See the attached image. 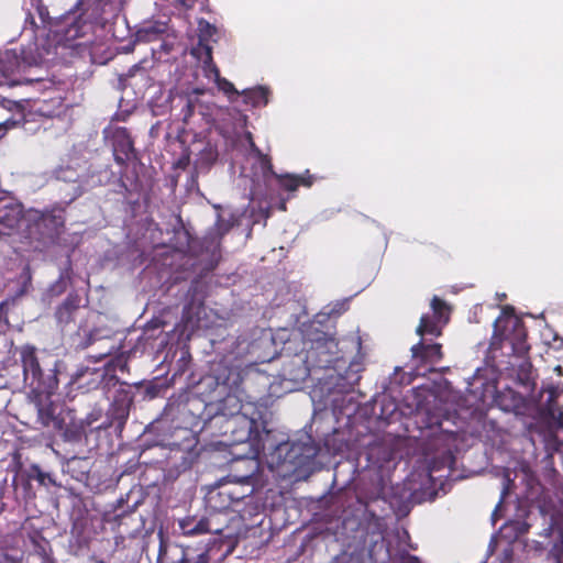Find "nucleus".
Wrapping results in <instances>:
<instances>
[{"label":"nucleus","mask_w":563,"mask_h":563,"mask_svg":"<svg viewBox=\"0 0 563 563\" xmlns=\"http://www.w3.org/2000/svg\"><path fill=\"white\" fill-rule=\"evenodd\" d=\"M240 466H247V472L244 474H230L229 477H231L232 481L224 483L225 486L229 487V490L232 493V500L235 505V508H241L240 505L244 501V499L252 497L254 487L251 485V481L258 472V462L257 460H244L239 462L234 470L238 472Z\"/></svg>","instance_id":"obj_10"},{"label":"nucleus","mask_w":563,"mask_h":563,"mask_svg":"<svg viewBox=\"0 0 563 563\" xmlns=\"http://www.w3.org/2000/svg\"><path fill=\"white\" fill-rule=\"evenodd\" d=\"M256 156L260 159L264 175L272 174L278 181L280 188L286 191H296L299 187L310 188L314 183V176L306 170L303 174H276L273 168L272 159L268 155L263 154L256 148Z\"/></svg>","instance_id":"obj_11"},{"label":"nucleus","mask_w":563,"mask_h":563,"mask_svg":"<svg viewBox=\"0 0 563 563\" xmlns=\"http://www.w3.org/2000/svg\"><path fill=\"white\" fill-rule=\"evenodd\" d=\"M24 218L23 206L19 202H0V239L11 236Z\"/></svg>","instance_id":"obj_14"},{"label":"nucleus","mask_w":563,"mask_h":563,"mask_svg":"<svg viewBox=\"0 0 563 563\" xmlns=\"http://www.w3.org/2000/svg\"><path fill=\"white\" fill-rule=\"evenodd\" d=\"M56 390H36L29 393V399L36 410V421L42 428L62 429L64 411L52 399Z\"/></svg>","instance_id":"obj_8"},{"label":"nucleus","mask_w":563,"mask_h":563,"mask_svg":"<svg viewBox=\"0 0 563 563\" xmlns=\"http://www.w3.org/2000/svg\"><path fill=\"white\" fill-rule=\"evenodd\" d=\"M517 376L519 382L525 386L534 385L532 377V364L529 360H525L519 366Z\"/></svg>","instance_id":"obj_31"},{"label":"nucleus","mask_w":563,"mask_h":563,"mask_svg":"<svg viewBox=\"0 0 563 563\" xmlns=\"http://www.w3.org/2000/svg\"><path fill=\"white\" fill-rule=\"evenodd\" d=\"M412 357L422 363H438L442 360V345L440 343L427 344L423 339L411 347Z\"/></svg>","instance_id":"obj_22"},{"label":"nucleus","mask_w":563,"mask_h":563,"mask_svg":"<svg viewBox=\"0 0 563 563\" xmlns=\"http://www.w3.org/2000/svg\"><path fill=\"white\" fill-rule=\"evenodd\" d=\"M527 336L525 322L515 314L512 307L505 306L500 316L494 322L489 349L492 351L499 350L504 342H508L515 355L526 357L530 351Z\"/></svg>","instance_id":"obj_3"},{"label":"nucleus","mask_w":563,"mask_h":563,"mask_svg":"<svg viewBox=\"0 0 563 563\" xmlns=\"http://www.w3.org/2000/svg\"><path fill=\"white\" fill-rule=\"evenodd\" d=\"M112 147L114 162L122 168L136 158L133 140L126 128H118L112 135Z\"/></svg>","instance_id":"obj_12"},{"label":"nucleus","mask_w":563,"mask_h":563,"mask_svg":"<svg viewBox=\"0 0 563 563\" xmlns=\"http://www.w3.org/2000/svg\"><path fill=\"white\" fill-rule=\"evenodd\" d=\"M333 563H364V559L360 552H343L334 558Z\"/></svg>","instance_id":"obj_32"},{"label":"nucleus","mask_w":563,"mask_h":563,"mask_svg":"<svg viewBox=\"0 0 563 563\" xmlns=\"http://www.w3.org/2000/svg\"><path fill=\"white\" fill-rule=\"evenodd\" d=\"M280 209L285 211V210H286V205H285V203H283V205L280 206Z\"/></svg>","instance_id":"obj_41"},{"label":"nucleus","mask_w":563,"mask_h":563,"mask_svg":"<svg viewBox=\"0 0 563 563\" xmlns=\"http://www.w3.org/2000/svg\"><path fill=\"white\" fill-rule=\"evenodd\" d=\"M167 32V23L151 21L143 23L135 32V41L139 43H151L162 38Z\"/></svg>","instance_id":"obj_24"},{"label":"nucleus","mask_w":563,"mask_h":563,"mask_svg":"<svg viewBox=\"0 0 563 563\" xmlns=\"http://www.w3.org/2000/svg\"><path fill=\"white\" fill-rule=\"evenodd\" d=\"M266 407L264 406H246L245 412L235 416V418L227 419L221 424V434L229 435L233 444L250 442L256 446L260 454L272 456V466L274 464L282 465L289 463L291 465H300L301 456L311 457L316 455V450L311 445L297 442L282 441L277 444L268 442V439L262 440L260 427L266 432L268 438L269 431L266 430V421L264 420Z\"/></svg>","instance_id":"obj_1"},{"label":"nucleus","mask_w":563,"mask_h":563,"mask_svg":"<svg viewBox=\"0 0 563 563\" xmlns=\"http://www.w3.org/2000/svg\"><path fill=\"white\" fill-rule=\"evenodd\" d=\"M67 287V277L60 275L59 278L49 287V294L52 296H59L66 291Z\"/></svg>","instance_id":"obj_34"},{"label":"nucleus","mask_w":563,"mask_h":563,"mask_svg":"<svg viewBox=\"0 0 563 563\" xmlns=\"http://www.w3.org/2000/svg\"><path fill=\"white\" fill-rule=\"evenodd\" d=\"M430 306L432 310L431 316L445 325L450 321V306L438 296H433Z\"/></svg>","instance_id":"obj_28"},{"label":"nucleus","mask_w":563,"mask_h":563,"mask_svg":"<svg viewBox=\"0 0 563 563\" xmlns=\"http://www.w3.org/2000/svg\"><path fill=\"white\" fill-rule=\"evenodd\" d=\"M210 543L202 548L161 543L157 563H210Z\"/></svg>","instance_id":"obj_9"},{"label":"nucleus","mask_w":563,"mask_h":563,"mask_svg":"<svg viewBox=\"0 0 563 563\" xmlns=\"http://www.w3.org/2000/svg\"><path fill=\"white\" fill-rule=\"evenodd\" d=\"M178 528L185 537H199L207 533L218 534L221 528L212 525V519L206 516H186L178 520Z\"/></svg>","instance_id":"obj_16"},{"label":"nucleus","mask_w":563,"mask_h":563,"mask_svg":"<svg viewBox=\"0 0 563 563\" xmlns=\"http://www.w3.org/2000/svg\"><path fill=\"white\" fill-rule=\"evenodd\" d=\"M85 5V0H78L75 7L54 24V38L57 46L74 49L81 45L77 40L84 37L91 30L92 24Z\"/></svg>","instance_id":"obj_5"},{"label":"nucleus","mask_w":563,"mask_h":563,"mask_svg":"<svg viewBox=\"0 0 563 563\" xmlns=\"http://www.w3.org/2000/svg\"><path fill=\"white\" fill-rule=\"evenodd\" d=\"M67 417H63L62 429H54V432L60 434L65 442L79 443L86 437L85 424L81 420H75L73 418L67 421Z\"/></svg>","instance_id":"obj_23"},{"label":"nucleus","mask_w":563,"mask_h":563,"mask_svg":"<svg viewBox=\"0 0 563 563\" xmlns=\"http://www.w3.org/2000/svg\"><path fill=\"white\" fill-rule=\"evenodd\" d=\"M232 224L229 221H225L220 216L218 217L217 222L213 228L210 229L212 233L219 234V238H222L231 230Z\"/></svg>","instance_id":"obj_33"},{"label":"nucleus","mask_w":563,"mask_h":563,"mask_svg":"<svg viewBox=\"0 0 563 563\" xmlns=\"http://www.w3.org/2000/svg\"><path fill=\"white\" fill-rule=\"evenodd\" d=\"M96 341L93 332H88L85 334V338L78 343V347L85 350L93 344Z\"/></svg>","instance_id":"obj_36"},{"label":"nucleus","mask_w":563,"mask_h":563,"mask_svg":"<svg viewBox=\"0 0 563 563\" xmlns=\"http://www.w3.org/2000/svg\"><path fill=\"white\" fill-rule=\"evenodd\" d=\"M311 347L308 351V358L319 357V363L324 365L332 362L331 355L334 353L333 349L336 347L334 338L324 332L318 331L314 338L310 339Z\"/></svg>","instance_id":"obj_19"},{"label":"nucleus","mask_w":563,"mask_h":563,"mask_svg":"<svg viewBox=\"0 0 563 563\" xmlns=\"http://www.w3.org/2000/svg\"><path fill=\"white\" fill-rule=\"evenodd\" d=\"M443 327L444 324H442V322L438 321V319L431 314L426 313L421 316L416 332L421 338H424L426 335L438 338L442 334Z\"/></svg>","instance_id":"obj_26"},{"label":"nucleus","mask_w":563,"mask_h":563,"mask_svg":"<svg viewBox=\"0 0 563 563\" xmlns=\"http://www.w3.org/2000/svg\"><path fill=\"white\" fill-rule=\"evenodd\" d=\"M195 111V104L190 99H186L185 106L181 108L183 121L188 123Z\"/></svg>","instance_id":"obj_35"},{"label":"nucleus","mask_w":563,"mask_h":563,"mask_svg":"<svg viewBox=\"0 0 563 563\" xmlns=\"http://www.w3.org/2000/svg\"><path fill=\"white\" fill-rule=\"evenodd\" d=\"M268 89L265 87H256L253 89H246L241 95L244 98L245 104L260 107L268 103Z\"/></svg>","instance_id":"obj_27"},{"label":"nucleus","mask_w":563,"mask_h":563,"mask_svg":"<svg viewBox=\"0 0 563 563\" xmlns=\"http://www.w3.org/2000/svg\"><path fill=\"white\" fill-rule=\"evenodd\" d=\"M221 239L219 234L212 233L210 230L206 233V235L201 240V249L206 253H210L212 256H216L220 253Z\"/></svg>","instance_id":"obj_30"},{"label":"nucleus","mask_w":563,"mask_h":563,"mask_svg":"<svg viewBox=\"0 0 563 563\" xmlns=\"http://www.w3.org/2000/svg\"><path fill=\"white\" fill-rule=\"evenodd\" d=\"M495 402L501 410L517 415L526 408L525 397L512 388L498 391L495 396Z\"/></svg>","instance_id":"obj_20"},{"label":"nucleus","mask_w":563,"mask_h":563,"mask_svg":"<svg viewBox=\"0 0 563 563\" xmlns=\"http://www.w3.org/2000/svg\"><path fill=\"white\" fill-rule=\"evenodd\" d=\"M5 503L2 499H0V515L5 510Z\"/></svg>","instance_id":"obj_39"},{"label":"nucleus","mask_w":563,"mask_h":563,"mask_svg":"<svg viewBox=\"0 0 563 563\" xmlns=\"http://www.w3.org/2000/svg\"><path fill=\"white\" fill-rule=\"evenodd\" d=\"M205 500L207 508L214 512H224L228 510L234 512L242 511V508H235V505L232 500V493L229 490V487L225 486L224 483L211 488L207 493Z\"/></svg>","instance_id":"obj_17"},{"label":"nucleus","mask_w":563,"mask_h":563,"mask_svg":"<svg viewBox=\"0 0 563 563\" xmlns=\"http://www.w3.org/2000/svg\"><path fill=\"white\" fill-rule=\"evenodd\" d=\"M65 212L64 207H53L43 212L35 211L30 218L29 238L42 242L58 239L65 228Z\"/></svg>","instance_id":"obj_7"},{"label":"nucleus","mask_w":563,"mask_h":563,"mask_svg":"<svg viewBox=\"0 0 563 563\" xmlns=\"http://www.w3.org/2000/svg\"><path fill=\"white\" fill-rule=\"evenodd\" d=\"M42 563H46V558L45 556L42 558Z\"/></svg>","instance_id":"obj_42"},{"label":"nucleus","mask_w":563,"mask_h":563,"mask_svg":"<svg viewBox=\"0 0 563 563\" xmlns=\"http://www.w3.org/2000/svg\"><path fill=\"white\" fill-rule=\"evenodd\" d=\"M96 563H103V561H96Z\"/></svg>","instance_id":"obj_43"},{"label":"nucleus","mask_w":563,"mask_h":563,"mask_svg":"<svg viewBox=\"0 0 563 563\" xmlns=\"http://www.w3.org/2000/svg\"><path fill=\"white\" fill-rule=\"evenodd\" d=\"M216 32L217 30L214 26L207 24L206 29L200 31L197 45L190 51V54L202 63V69L206 77H210L209 71H217V65L213 62L212 56V46L208 42V37L216 34Z\"/></svg>","instance_id":"obj_15"},{"label":"nucleus","mask_w":563,"mask_h":563,"mask_svg":"<svg viewBox=\"0 0 563 563\" xmlns=\"http://www.w3.org/2000/svg\"><path fill=\"white\" fill-rule=\"evenodd\" d=\"M26 115L22 104L8 99L0 100V137L9 130L23 126Z\"/></svg>","instance_id":"obj_13"},{"label":"nucleus","mask_w":563,"mask_h":563,"mask_svg":"<svg viewBox=\"0 0 563 563\" xmlns=\"http://www.w3.org/2000/svg\"><path fill=\"white\" fill-rule=\"evenodd\" d=\"M16 537L12 534H0L1 563H23L24 552L16 547Z\"/></svg>","instance_id":"obj_21"},{"label":"nucleus","mask_w":563,"mask_h":563,"mask_svg":"<svg viewBox=\"0 0 563 563\" xmlns=\"http://www.w3.org/2000/svg\"><path fill=\"white\" fill-rule=\"evenodd\" d=\"M256 148H258L254 142H251V151L256 155Z\"/></svg>","instance_id":"obj_40"},{"label":"nucleus","mask_w":563,"mask_h":563,"mask_svg":"<svg viewBox=\"0 0 563 563\" xmlns=\"http://www.w3.org/2000/svg\"><path fill=\"white\" fill-rule=\"evenodd\" d=\"M209 75H210L209 78L214 79V82L217 84L218 89L221 90L223 93H225L231 101L234 100L233 97L241 96V93L235 89L234 85L231 81H229L228 79L220 76V70L218 67H217V71L211 70V71H209Z\"/></svg>","instance_id":"obj_29"},{"label":"nucleus","mask_w":563,"mask_h":563,"mask_svg":"<svg viewBox=\"0 0 563 563\" xmlns=\"http://www.w3.org/2000/svg\"><path fill=\"white\" fill-rule=\"evenodd\" d=\"M20 360L23 368L24 380L29 383L31 390H57V364H49L46 361H40L37 350L34 345L25 344L19 350Z\"/></svg>","instance_id":"obj_4"},{"label":"nucleus","mask_w":563,"mask_h":563,"mask_svg":"<svg viewBox=\"0 0 563 563\" xmlns=\"http://www.w3.org/2000/svg\"><path fill=\"white\" fill-rule=\"evenodd\" d=\"M81 308V297L77 291H70L67 297L55 308L56 323L65 328L75 323L77 313Z\"/></svg>","instance_id":"obj_18"},{"label":"nucleus","mask_w":563,"mask_h":563,"mask_svg":"<svg viewBox=\"0 0 563 563\" xmlns=\"http://www.w3.org/2000/svg\"><path fill=\"white\" fill-rule=\"evenodd\" d=\"M42 63L40 54L23 49L21 56L14 51H5L0 54V86H15L40 81V78L22 77L21 73L27 67L37 66Z\"/></svg>","instance_id":"obj_6"},{"label":"nucleus","mask_w":563,"mask_h":563,"mask_svg":"<svg viewBox=\"0 0 563 563\" xmlns=\"http://www.w3.org/2000/svg\"><path fill=\"white\" fill-rule=\"evenodd\" d=\"M245 459H241V460H238L234 462V464L232 465V473L231 474H236V471L234 470L235 465L239 463V462H242L244 461ZM247 472V466H240V470L238 471L239 474H244Z\"/></svg>","instance_id":"obj_37"},{"label":"nucleus","mask_w":563,"mask_h":563,"mask_svg":"<svg viewBox=\"0 0 563 563\" xmlns=\"http://www.w3.org/2000/svg\"><path fill=\"white\" fill-rule=\"evenodd\" d=\"M34 7V13L29 12L25 19V26L30 24L31 30L35 32L40 26L35 22V15L41 21L42 27L53 26L52 18L49 16L48 8L43 3L42 0H35L32 2Z\"/></svg>","instance_id":"obj_25"},{"label":"nucleus","mask_w":563,"mask_h":563,"mask_svg":"<svg viewBox=\"0 0 563 563\" xmlns=\"http://www.w3.org/2000/svg\"><path fill=\"white\" fill-rule=\"evenodd\" d=\"M561 542H562V544H563V537H562V541H561Z\"/></svg>","instance_id":"obj_44"},{"label":"nucleus","mask_w":563,"mask_h":563,"mask_svg":"<svg viewBox=\"0 0 563 563\" xmlns=\"http://www.w3.org/2000/svg\"><path fill=\"white\" fill-rule=\"evenodd\" d=\"M402 563H421L420 560L417 556L409 555L404 560Z\"/></svg>","instance_id":"obj_38"},{"label":"nucleus","mask_w":563,"mask_h":563,"mask_svg":"<svg viewBox=\"0 0 563 563\" xmlns=\"http://www.w3.org/2000/svg\"><path fill=\"white\" fill-rule=\"evenodd\" d=\"M214 382L217 387L221 388L219 395L224 394L216 402V413L212 417L214 424L242 415V412H245L246 406H262L256 401L246 399L245 391L242 388L243 375L238 367L220 366L216 372Z\"/></svg>","instance_id":"obj_2"}]
</instances>
